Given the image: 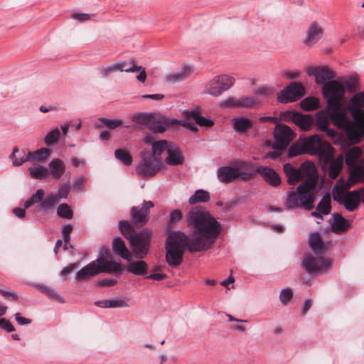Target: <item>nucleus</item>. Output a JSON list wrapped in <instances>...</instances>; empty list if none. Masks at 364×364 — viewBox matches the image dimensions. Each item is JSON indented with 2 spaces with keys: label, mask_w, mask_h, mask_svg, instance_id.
Here are the masks:
<instances>
[{
  "label": "nucleus",
  "mask_w": 364,
  "mask_h": 364,
  "mask_svg": "<svg viewBox=\"0 0 364 364\" xmlns=\"http://www.w3.org/2000/svg\"><path fill=\"white\" fill-rule=\"evenodd\" d=\"M284 171L287 177V183L289 185H294L302 179L301 172L293 167L290 164L284 165Z\"/></svg>",
  "instance_id": "obj_29"
},
{
  "label": "nucleus",
  "mask_w": 364,
  "mask_h": 364,
  "mask_svg": "<svg viewBox=\"0 0 364 364\" xmlns=\"http://www.w3.org/2000/svg\"><path fill=\"white\" fill-rule=\"evenodd\" d=\"M274 92V89L273 87H262L256 90V92H255L256 96L255 97H257L258 96H261V95L267 97V96L273 95Z\"/></svg>",
  "instance_id": "obj_59"
},
{
  "label": "nucleus",
  "mask_w": 364,
  "mask_h": 364,
  "mask_svg": "<svg viewBox=\"0 0 364 364\" xmlns=\"http://www.w3.org/2000/svg\"><path fill=\"white\" fill-rule=\"evenodd\" d=\"M342 85L350 92L356 91L359 88V77L358 75L353 74L346 76L343 79Z\"/></svg>",
  "instance_id": "obj_40"
},
{
  "label": "nucleus",
  "mask_w": 364,
  "mask_h": 364,
  "mask_svg": "<svg viewBox=\"0 0 364 364\" xmlns=\"http://www.w3.org/2000/svg\"><path fill=\"white\" fill-rule=\"evenodd\" d=\"M114 156L119 161H122L126 166H129L133 161L132 156L130 154L124 149H119L115 150Z\"/></svg>",
  "instance_id": "obj_48"
},
{
  "label": "nucleus",
  "mask_w": 364,
  "mask_h": 364,
  "mask_svg": "<svg viewBox=\"0 0 364 364\" xmlns=\"http://www.w3.org/2000/svg\"><path fill=\"white\" fill-rule=\"evenodd\" d=\"M41 291L47 295L49 298L55 299L59 302H64V299L58 294V292L50 287L42 285L40 287Z\"/></svg>",
  "instance_id": "obj_52"
},
{
  "label": "nucleus",
  "mask_w": 364,
  "mask_h": 364,
  "mask_svg": "<svg viewBox=\"0 0 364 364\" xmlns=\"http://www.w3.org/2000/svg\"><path fill=\"white\" fill-rule=\"evenodd\" d=\"M256 173H257L256 167L252 165L247 166L244 171L236 168V178H240L243 181H248L254 178Z\"/></svg>",
  "instance_id": "obj_38"
},
{
  "label": "nucleus",
  "mask_w": 364,
  "mask_h": 364,
  "mask_svg": "<svg viewBox=\"0 0 364 364\" xmlns=\"http://www.w3.org/2000/svg\"><path fill=\"white\" fill-rule=\"evenodd\" d=\"M45 195V192L43 189H38L36 192L30 197L26 202H25V208H28L31 205L41 203L43 200Z\"/></svg>",
  "instance_id": "obj_50"
},
{
  "label": "nucleus",
  "mask_w": 364,
  "mask_h": 364,
  "mask_svg": "<svg viewBox=\"0 0 364 364\" xmlns=\"http://www.w3.org/2000/svg\"><path fill=\"white\" fill-rule=\"evenodd\" d=\"M232 124L235 130L239 134H244L252 127V120L243 117L234 118Z\"/></svg>",
  "instance_id": "obj_35"
},
{
  "label": "nucleus",
  "mask_w": 364,
  "mask_h": 364,
  "mask_svg": "<svg viewBox=\"0 0 364 364\" xmlns=\"http://www.w3.org/2000/svg\"><path fill=\"white\" fill-rule=\"evenodd\" d=\"M73 229L71 224H67L62 229V236L65 243H69L70 240V233Z\"/></svg>",
  "instance_id": "obj_57"
},
{
  "label": "nucleus",
  "mask_w": 364,
  "mask_h": 364,
  "mask_svg": "<svg viewBox=\"0 0 364 364\" xmlns=\"http://www.w3.org/2000/svg\"><path fill=\"white\" fill-rule=\"evenodd\" d=\"M57 215L61 218L70 220L73 217V212L67 203H61L57 208Z\"/></svg>",
  "instance_id": "obj_47"
},
{
  "label": "nucleus",
  "mask_w": 364,
  "mask_h": 364,
  "mask_svg": "<svg viewBox=\"0 0 364 364\" xmlns=\"http://www.w3.org/2000/svg\"><path fill=\"white\" fill-rule=\"evenodd\" d=\"M320 100L314 96L306 97L300 102L301 109L307 112L318 109L320 107Z\"/></svg>",
  "instance_id": "obj_36"
},
{
  "label": "nucleus",
  "mask_w": 364,
  "mask_h": 364,
  "mask_svg": "<svg viewBox=\"0 0 364 364\" xmlns=\"http://www.w3.org/2000/svg\"><path fill=\"white\" fill-rule=\"evenodd\" d=\"M316 210L324 215H327L331 213L332 210L331 206V196L329 193H326L322 196L321 200L317 204Z\"/></svg>",
  "instance_id": "obj_37"
},
{
  "label": "nucleus",
  "mask_w": 364,
  "mask_h": 364,
  "mask_svg": "<svg viewBox=\"0 0 364 364\" xmlns=\"http://www.w3.org/2000/svg\"><path fill=\"white\" fill-rule=\"evenodd\" d=\"M192 73L191 67L188 65H185L182 67L181 70L177 73L167 75L166 81L168 83H176L183 81L188 78Z\"/></svg>",
  "instance_id": "obj_26"
},
{
  "label": "nucleus",
  "mask_w": 364,
  "mask_h": 364,
  "mask_svg": "<svg viewBox=\"0 0 364 364\" xmlns=\"http://www.w3.org/2000/svg\"><path fill=\"white\" fill-rule=\"evenodd\" d=\"M331 264V259L322 256H314L311 254L306 255L303 260V267L310 274L323 273L330 269Z\"/></svg>",
  "instance_id": "obj_10"
},
{
  "label": "nucleus",
  "mask_w": 364,
  "mask_h": 364,
  "mask_svg": "<svg viewBox=\"0 0 364 364\" xmlns=\"http://www.w3.org/2000/svg\"><path fill=\"white\" fill-rule=\"evenodd\" d=\"M31 176L34 179H45L48 176L47 168L43 166H35L28 168Z\"/></svg>",
  "instance_id": "obj_44"
},
{
  "label": "nucleus",
  "mask_w": 364,
  "mask_h": 364,
  "mask_svg": "<svg viewBox=\"0 0 364 364\" xmlns=\"http://www.w3.org/2000/svg\"><path fill=\"white\" fill-rule=\"evenodd\" d=\"M113 252L120 256L122 258L131 261L132 257L129 250L125 245L124 240L121 237H115L112 242Z\"/></svg>",
  "instance_id": "obj_24"
},
{
  "label": "nucleus",
  "mask_w": 364,
  "mask_h": 364,
  "mask_svg": "<svg viewBox=\"0 0 364 364\" xmlns=\"http://www.w3.org/2000/svg\"><path fill=\"white\" fill-rule=\"evenodd\" d=\"M316 127L326 132L330 137L336 136V132L328 129L331 121L335 126L346 132L349 139L358 143L364 136V115H316Z\"/></svg>",
  "instance_id": "obj_5"
},
{
  "label": "nucleus",
  "mask_w": 364,
  "mask_h": 364,
  "mask_svg": "<svg viewBox=\"0 0 364 364\" xmlns=\"http://www.w3.org/2000/svg\"><path fill=\"white\" fill-rule=\"evenodd\" d=\"M287 117V115H284ZM291 117V120L296 124L301 129L306 131L316 127V115H288Z\"/></svg>",
  "instance_id": "obj_20"
},
{
  "label": "nucleus",
  "mask_w": 364,
  "mask_h": 364,
  "mask_svg": "<svg viewBox=\"0 0 364 364\" xmlns=\"http://www.w3.org/2000/svg\"><path fill=\"white\" fill-rule=\"evenodd\" d=\"M306 73L309 76H314L318 85H325L330 80H335V73L328 66H310L307 68Z\"/></svg>",
  "instance_id": "obj_13"
},
{
  "label": "nucleus",
  "mask_w": 364,
  "mask_h": 364,
  "mask_svg": "<svg viewBox=\"0 0 364 364\" xmlns=\"http://www.w3.org/2000/svg\"><path fill=\"white\" fill-rule=\"evenodd\" d=\"M154 203L149 201H144L141 207H133L131 210V218L135 225H145L149 218V210L154 208Z\"/></svg>",
  "instance_id": "obj_14"
},
{
  "label": "nucleus",
  "mask_w": 364,
  "mask_h": 364,
  "mask_svg": "<svg viewBox=\"0 0 364 364\" xmlns=\"http://www.w3.org/2000/svg\"><path fill=\"white\" fill-rule=\"evenodd\" d=\"M303 149L312 156H318L321 159H329L334 155L335 149L326 141H323L317 134L306 139Z\"/></svg>",
  "instance_id": "obj_7"
},
{
  "label": "nucleus",
  "mask_w": 364,
  "mask_h": 364,
  "mask_svg": "<svg viewBox=\"0 0 364 364\" xmlns=\"http://www.w3.org/2000/svg\"><path fill=\"white\" fill-rule=\"evenodd\" d=\"M325 165H328V176L331 179H336L340 174L343 166V156L339 154L336 159L333 156L329 159H323Z\"/></svg>",
  "instance_id": "obj_18"
},
{
  "label": "nucleus",
  "mask_w": 364,
  "mask_h": 364,
  "mask_svg": "<svg viewBox=\"0 0 364 364\" xmlns=\"http://www.w3.org/2000/svg\"><path fill=\"white\" fill-rule=\"evenodd\" d=\"M131 64L130 63H128L126 61H122L119 63H116L114 64H112L109 66L102 68H101V74L102 76L106 77L110 75L112 73L120 71V72H127L130 73L133 72L134 70H135L134 68L131 67V65L128 66V65Z\"/></svg>",
  "instance_id": "obj_21"
},
{
  "label": "nucleus",
  "mask_w": 364,
  "mask_h": 364,
  "mask_svg": "<svg viewBox=\"0 0 364 364\" xmlns=\"http://www.w3.org/2000/svg\"><path fill=\"white\" fill-rule=\"evenodd\" d=\"M182 217L183 214L181 210H174L170 213V222L171 223H176L178 222L182 218Z\"/></svg>",
  "instance_id": "obj_62"
},
{
  "label": "nucleus",
  "mask_w": 364,
  "mask_h": 364,
  "mask_svg": "<svg viewBox=\"0 0 364 364\" xmlns=\"http://www.w3.org/2000/svg\"><path fill=\"white\" fill-rule=\"evenodd\" d=\"M331 225L332 232L335 233H341L346 231L350 227V223L341 215L335 213L332 216Z\"/></svg>",
  "instance_id": "obj_23"
},
{
  "label": "nucleus",
  "mask_w": 364,
  "mask_h": 364,
  "mask_svg": "<svg viewBox=\"0 0 364 364\" xmlns=\"http://www.w3.org/2000/svg\"><path fill=\"white\" fill-rule=\"evenodd\" d=\"M29 152L30 160L41 161L46 159L50 154V151L46 148L40 149L33 152Z\"/></svg>",
  "instance_id": "obj_51"
},
{
  "label": "nucleus",
  "mask_w": 364,
  "mask_h": 364,
  "mask_svg": "<svg viewBox=\"0 0 364 364\" xmlns=\"http://www.w3.org/2000/svg\"><path fill=\"white\" fill-rule=\"evenodd\" d=\"M10 159L14 166H18L30 160L29 152L26 150L20 151L18 147L13 149L12 153L9 156Z\"/></svg>",
  "instance_id": "obj_33"
},
{
  "label": "nucleus",
  "mask_w": 364,
  "mask_h": 364,
  "mask_svg": "<svg viewBox=\"0 0 364 364\" xmlns=\"http://www.w3.org/2000/svg\"><path fill=\"white\" fill-rule=\"evenodd\" d=\"M80 263H73L69 264L68 266L64 267L61 270V275L63 277H66L68 274H70L75 269L79 267Z\"/></svg>",
  "instance_id": "obj_64"
},
{
  "label": "nucleus",
  "mask_w": 364,
  "mask_h": 364,
  "mask_svg": "<svg viewBox=\"0 0 364 364\" xmlns=\"http://www.w3.org/2000/svg\"><path fill=\"white\" fill-rule=\"evenodd\" d=\"M110 308L127 307V303L123 299H109Z\"/></svg>",
  "instance_id": "obj_63"
},
{
  "label": "nucleus",
  "mask_w": 364,
  "mask_h": 364,
  "mask_svg": "<svg viewBox=\"0 0 364 364\" xmlns=\"http://www.w3.org/2000/svg\"><path fill=\"white\" fill-rule=\"evenodd\" d=\"M305 95V89L300 82H290L284 90L277 93V100L281 103L295 102Z\"/></svg>",
  "instance_id": "obj_11"
},
{
  "label": "nucleus",
  "mask_w": 364,
  "mask_h": 364,
  "mask_svg": "<svg viewBox=\"0 0 364 364\" xmlns=\"http://www.w3.org/2000/svg\"><path fill=\"white\" fill-rule=\"evenodd\" d=\"M220 107L232 109H241L240 97L230 96L220 102Z\"/></svg>",
  "instance_id": "obj_43"
},
{
  "label": "nucleus",
  "mask_w": 364,
  "mask_h": 364,
  "mask_svg": "<svg viewBox=\"0 0 364 364\" xmlns=\"http://www.w3.org/2000/svg\"><path fill=\"white\" fill-rule=\"evenodd\" d=\"M100 120L103 123L105 126L109 129H114L119 127L122 121L119 119H109L107 118H100Z\"/></svg>",
  "instance_id": "obj_55"
},
{
  "label": "nucleus",
  "mask_w": 364,
  "mask_h": 364,
  "mask_svg": "<svg viewBox=\"0 0 364 364\" xmlns=\"http://www.w3.org/2000/svg\"><path fill=\"white\" fill-rule=\"evenodd\" d=\"M342 112L364 114V90L355 92L345 104Z\"/></svg>",
  "instance_id": "obj_15"
},
{
  "label": "nucleus",
  "mask_w": 364,
  "mask_h": 364,
  "mask_svg": "<svg viewBox=\"0 0 364 364\" xmlns=\"http://www.w3.org/2000/svg\"><path fill=\"white\" fill-rule=\"evenodd\" d=\"M361 156V150L358 147L350 149L346 154L345 161L348 166H353Z\"/></svg>",
  "instance_id": "obj_46"
},
{
  "label": "nucleus",
  "mask_w": 364,
  "mask_h": 364,
  "mask_svg": "<svg viewBox=\"0 0 364 364\" xmlns=\"http://www.w3.org/2000/svg\"><path fill=\"white\" fill-rule=\"evenodd\" d=\"M303 153V149L299 145L293 144L289 149L288 156L293 157Z\"/></svg>",
  "instance_id": "obj_60"
},
{
  "label": "nucleus",
  "mask_w": 364,
  "mask_h": 364,
  "mask_svg": "<svg viewBox=\"0 0 364 364\" xmlns=\"http://www.w3.org/2000/svg\"><path fill=\"white\" fill-rule=\"evenodd\" d=\"M97 262L99 264L100 273L105 272L109 274H120L125 267L115 261L107 260L103 257L97 259Z\"/></svg>",
  "instance_id": "obj_19"
},
{
  "label": "nucleus",
  "mask_w": 364,
  "mask_h": 364,
  "mask_svg": "<svg viewBox=\"0 0 364 364\" xmlns=\"http://www.w3.org/2000/svg\"><path fill=\"white\" fill-rule=\"evenodd\" d=\"M309 244L314 252L323 253L327 249L318 232H313L309 235Z\"/></svg>",
  "instance_id": "obj_32"
},
{
  "label": "nucleus",
  "mask_w": 364,
  "mask_h": 364,
  "mask_svg": "<svg viewBox=\"0 0 364 364\" xmlns=\"http://www.w3.org/2000/svg\"><path fill=\"white\" fill-rule=\"evenodd\" d=\"M275 139L272 145L273 149H285L294 139L292 130L287 125H277L274 130Z\"/></svg>",
  "instance_id": "obj_12"
},
{
  "label": "nucleus",
  "mask_w": 364,
  "mask_h": 364,
  "mask_svg": "<svg viewBox=\"0 0 364 364\" xmlns=\"http://www.w3.org/2000/svg\"><path fill=\"white\" fill-rule=\"evenodd\" d=\"M343 181V178H340L337 181L336 183L334 185L332 191V196L334 200L337 201L341 204L343 200L345 198V191L350 188V186L347 187H339V183Z\"/></svg>",
  "instance_id": "obj_45"
},
{
  "label": "nucleus",
  "mask_w": 364,
  "mask_h": 364,
  "mask_svg": "<svg viewBox=\"0 0 364 364\" xmlns=\"http://www.w3.org/2000/svg\"><path fill=\"white\" fill-rule=\"evenodd\" d=\"M241 109H257L260 106V102L255 96H241Z\"/></svg>",
  "instance_id": "obj_42"
},
{
  "label": "nucleus",
  "mask_w": 364,
  "mask_h": 364,
  "mask_svg": "<svg viewBox=\"0 0 364 364\" xmlns=\"http://www.w3.org/2000/svg\"><path fill=\"white\" fill-rule=\"evenodd\" d=\"M60 135V132L58 128H55L48 132L47 135L45 136V143L47 146H50L56 143L58 140Z\"/></svg>",
  "instance_id": "obj_53"
},
{
  "label": "nucleus",
  "mask_w": 364,
  "mask_h": 364,
  "mask_svg": "<svg viewBox=\"0 0 364 364\" xmlns=\"http://www.w3.org/2000/svg\"><path fill=\"white\" fill-rule=\"evenodd\" d=\"M100 267L97 259L87 264L86 266L80 269L76 275L75 279L78 281H85L94 277L100 273Z\"/></svg>",
  "instance_id": "obj_17"
},
{
  "label": "nucleus",
  "mask_w": 364,
  "mask_h": 364,
  "mask_svg": "<svg viewBox=\"0 0 364 364\" xmlns=\"http://www.w3.org/2000/svg\"><path fill=\"white\" fill-rule=\"evenodd\" d=\"M292 296V290L290 288H286L280 292L279 300L283 304H286L289 301Z\"/></svg>",
  "instance_id": "obj_54"
},
{
  "label": "nucleus",
  "mask_w": 364,
  "mask_h": 364,
  "mask_svg": "<svg viewBox=\"0 0 364 364\" xmlns=\"http://www.w3.org/2000/svg\"><path fill=\"white\" fill-rule=\"evenodd\" d=\"M210 198V193L204 190L199 189L196 191L194 194L188 199L191 205H194L197 203L208 202Z\"/></svg>",
  "instance_id": "obj_39"
},
{
  "label": "nucleus",
  "mask_w": 364,
  "mask_h": 364,
  "mask_svg": "<svg viewBox=\"0 0 364 364\" xmlns=\"http://www.w3.org/2000/svg\"><path fill=\"white\" fill-rule=\"evenodd\" d=\"M364 169L361 166H358L350 175V180L353 182H357L358 179L363 177Z\"/></svg>",
  "instance_id": "obj_58"
},
{
  "label": "nucleus",
  "mask_w": 364,
  "mask_h": 364,
  "mask_svg": "<svg viewBox=\"0 0 364 364\" xmlns=\"http://www.w3.org/2000/svg\"><path fill=\"white\" fill-rule=\"evenodd\" d=\"M71 186L70 182L66 183H63L59 186L58 192L56 193H53V196L58 201L62 199H65L68 198Z\"/></svg>",
  "instance_id": "obj_49"
},
{
  "label": "nucleus",
  "mask_w": 364,
  "mask_h": 364,
  "mask_svg": "<svg viewBox=\"0 0 364 364\" xmlns=\"http://www.w3.org/2000/svg\"><path fill=\"white\" fill-rule=\"evenodd\" d=\"M172 144H168L166 140H159L152 144V155L155 156L156 158H161V155L164 151L168 152V149L171 147Z\"/></svg>",
  "instance_id": "obj_41"
},
{
  "label": "nucleus",
  "mask_w": 364,
  "mask_h": 364,
  "mask_svg": "<svg viewBox=\"0 0 364 364\" xmlns=\"http://www.w3.org/2000/svg\"><path fill=\"white\" fill-rule=\"evenodd\" d=\"M322 95L326 102V109L316 114H343L345 105L343 98L346 93L345 87L337 80H330L322 87Z\"/></svg>",
  "instance_id": "obj_6"
},
{
  "label": "nucleus",
  "mask_w": 364,
  "mask_h": 364,
  "mask_svg": "<svg viewBox=\"0 0 364 364\" xmlns=\"http://www.w3.org/2000/svg\"><path fill=\"white\" fill-rule=\"evenodd\" d=\"M256 171L269 186L277 187L281 183L279 174L272 168L268 166L256 167Z\"/></svg>",
  "instance_id": "obj_16"
},
{
  "label": "nucleus",
  "mask_w": 364,
  "mask_h": 364,
  "mask_svg": "<svg viewBox=\"0 0 364 364\" xmlns=\"http://www.w3.org/2000/svg\"><path fill=\"white\" fill-rule=\"evenodd\" d=\"M132 120L146 126L154 133H163L168 127L176 125H181L196 132L198 131L196 124L210 127L214 124L213 120L206 119L203 115H186L183 120L169 119L166 115H133Z\"/></svg>",
  "instance_id": "obj_4"
},
{
  "label": "nucleus",
  "mask_w": 364,
  "mask_h": 364,
  "mask_svg": "<svg viewBox=\"0 0 364 364\" xmlns=\"http://www.w3.org/2000/svg\"><path fill=\"white\" fill-rule=\"evenodd\" d=\"M50 173L54 178H60L65 171V164L60 159H53L48 164Z\"/></svg>",
  "instance_id": "obj_31"
},
{
  "label": "nucleus",
  "mask_w": 364,
  "mask_h": 364,
  "mask_svg": "<svg viewBox=\"0 0 364 364\" xmlns=\"http://www.w3.org/2000/svg\"><path fill=\"white\" fill-rule=\"evenodd\" d=\"M218 179L223 183H229L236 178V168L222 166L217 171Z\"/></svg>",
  "instance_id": "obj_30"
},
{
  "label": "nucleus",
  "mask_w": 364,
  "mask_h": 364,
  "mask_svg": "<svg viewBox=\"0 0 364 364\" xmlns=\"http://www.w3.org/2000/svg\"><path fill=\"white\" fill-rule=\"evenodd\" d=\"M166 249V261L171 267H178L183 262L184 252L174 249Z\"/></svg>",
  "instance_id": "obj_27"
},
{
  "label": "nucleus",
  "mask_w": 364,
  "mask_h": 364,
  "mask_svg": "<svg viewBox=\"0 0 364 364\" xmlns=\"http://www.w3.org/2000/svg\"><path fill=\"white\" fill-rule=\"evenodd\" d=\"M322 29L316 22H312L307 31V37L304 43L306 46H311L315 44L322 36Z\"/></svg>",
  "instance_id": "obj_22"
},
{
  "label": "nucleus",
  "mask_w": 364,
  "mask_h": 364,
  "mask_svg": "<svg viewBox=\"0 0 364 364\" xmlns=\"http://www.w3.org/2000/svg\"><path fill=\"white\" fill-rule=\"evenodd\" d=\"M58 203V200L53 196V193H51L46 196L38 205V210L40 212L48 213L49 211L53 210Z\"/></svg>",
  "instance_id": "obj_34"
},
{
  "label": "nucleus",
  "mask_w": 364,
  "mask_h": 364,
  "mask_svg": "<svg viewBox=\"0 0 364 364\" xmlns=\"http://www.w3.org/2000/svg\"><path fill=\"white\" fill-rule=\"evenodd\" d=\"M302 173L308 178L296 188L287 191L284 205L288 210L304 209L311 210L314 208L318 183V172L314 163L305 161L301 164Z\"/></svg>",
  "instance_id": "obj_2"
},
{
  "label": "nucleus",
  "mask_w": 364,
  "mask_h": 364,
  "mask_svg": "<svg viewBox=\"0 0 364 364\" xmlns=\"http://www.w3.org/2000/svg\"><path fill=\"white\" fill-rule=\"evenodd\" d=\"M360 203L358 192L354 190L346 194L341 204H343L347 210L352 212L358 208Z\"/></svg>",
  "instance_id": "obj_25"
},
{
  "label": "nucleus",
  "mask_w": 364,
  "mask_h": 364,
  "mask_svg": "<svg viewBox=\"0 0 364 364\" xmlns=\"http://www.w3.org/2000/svg\"><path fill=\"white\" fill-rule=\"evenodd\" d=\"M168 156L165 159L166 163L171 166H178L183 162V156L179 149L172 144L168 149Z\"/></svg>",
  "instance_id": "obj_28"
},
{
  "label": "nucleus",
  "mask_w": 364,
  "mask_h": 364,
  "mask_svg": "<svg viewBox=\"0 0 364 364\" xmlns=\"http://www.w3.org/2000/svg\"><path fill=\"white\" fill-rule=\"evenodd\" d=\"M131 67H133L135 68V70H134L132 73L136 72V71H139V75H136V79L141 82H144L146 80V73L145 68H143L142 66L136 65L135 64H133L132 65H131Z\"/></svg>",
  "instance_id": "obj_56"
},
{
  "label": "nucleus",
  "mask_w": 364,
  "mask_h": 364,
  "mask_svg": "<svg viewBox=\"0 0 364 364\" xmlns=\"http://www.w3.org/2000/svg\"><path fill=\"white\" fill-rule=\"evenodd\" d=\"M235 82L233 77L228 75L215 76L205 85L203 93L214 97L220 96L232 87Z\"/></svg>",
  "instance_id": "obj_8"
},
{
  "label": "nucleus",
  "mask_w": 364,
  "mask_h": 364,
  "mask_svg": "<svg viewBox=\"0 0 364 364\" xmlns=\"http://www.w3.org/2000/svg\"><path fill=\"white\" fill-rule=\"evenodd\" d=\"M119 229L121 233L129 240L136 258L140 259L130 262L125 267V269L129 273L135 275L146 274L148 272V265L141 259L149 253L153 234L152 230L144 229L137 233L131 223L126 220H122L119 223Z\"/></svg>",
  "instance_id": "obj_3"
},
{
  "label": "nucleus",
  "mask_w": 364,
  "mask_h": 364,
  "mask_svg": "<svg viewBox=\"0 0 364 364\" xmlns=\"http://www.w3.org/2000/svg\"><path fill=\"white\" fill-rule=\"evenodd\" d=\"M0 327L7 332H12L15 331V328L12 323L4 318H0Z\"/></svg>",
  "instance_id": "obj_61"
},
{
  "label": "nucleus",
  "mask_w": 364,
  "mask_h": 364,
  "mask_svg": "<svg viewBox=\"0 0 364 364\" xmlns=\"http://www.w3.org/2000/svg\"><path fill=\"white\" fill-rule=\"evenodd\" d=\"M187 226L192 235L188 236L181 231H172L166 237L165 248L191 253L209 250L222 231L221 224L208 210L203 207L192 208L186 214Z\"/></svg>",
  "instance_id": "obj_1"
},
{
  "label": "nucleus",
  "mask_w": 364,
  "mask_h": 364,
  "mask_svg": "<svg viewBox=\"0 0 364 364\" xmlns=\"http://www.w3.org/2000/svg\"><path fill=\"white\" fill-rule=\"evenodd\" d=\"M163 167L161 158H156L151 153L144 154L136 171L143 178L151 177L156 175Z\"/></svg>",
  "instance_id": "obj_9"
}]
</instances>
